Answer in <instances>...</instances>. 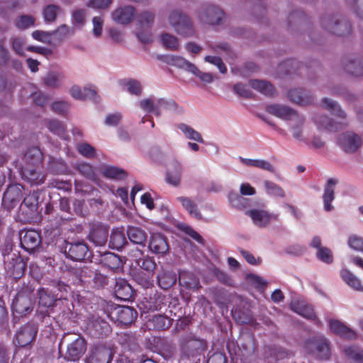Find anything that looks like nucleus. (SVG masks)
<instances>
[{"label":"nucleus","mask_w":363,"mask_h":363,"mask_svg":"<svg viewBox=\"0 0 363 363\" xmlns=\"http://www.w3.org/2000/svg\"><path fill=\"white\" fill-rule=\"evenodd\" d=\"M167 21L174 32L182 37L191 38L195 35L196 28L191 18L182 10H170Z\"/></svg>","instance_id":"f257e3e1"},{"label":"nucleus","mask_w":363,"mask_h":363,"mask_svg":"<svg viewBox=\"0 0 363 363\" xmlns=\"http://www.w3.org/2000/svg\"><path fill=\"white\" fill-rule=\"evenodd\" d=\"M140 108L147 113L160 116L162 110L180 112L178 105L172 100L151 96L139 101Z\"/></svg>","instance_id":"f03ea898"},{"label":"nucleus","mask_w":363,"mask_h":363,"mask_svg":"<svg viewBox=\"0 0 363 363\" xmlns=\"http://www.w3.org/2000/svg\"><path fill=\"white\" fill-rule=\"evenodd\" d=\"M34 306L33 289L26 286L20 291L12 302L11 308L13 313L23 315L33 311Z\"/></svg>","instance_id":"7ed1b4c3"},{"label":"nucleus","mask_w":363,"mask_h":363,"mask_svg":"<svg viewBox=\"0 0 363 363\" xmlns=\"http://www.w3.org/2000/svg\"><path fill=\"white\" fill-rule=\"evenodd\" d=\"M320 23L323 28L338 36H345L351 32L350 22L339 15L325 16L322 18Z\"/></svg>","instance_id":"20e7f679"},{"label":"nucleus","mask_w":363,"mask_h":363,"mask_svg":"<svg viewBox=\"0 0 363 363\" xmlns=\"http://www.w3.org/2000/svg\"><path fill=\"white\" fill-rule=\"evenodd\" d=\"M199 21L206 25L218 26L222 23L224 11L218 6L213 4H203L196 13Z\"/></svg>","instance_id":"39448f33"},{"label":"nucleus","mask_w":363,"mask_h":363,"mask_svg":"<svg viewBox=\"0 0 363 363\" xmlns=\"http://www.w3.org/2000/svg\"><path fill=\"white\" fill-rule=\"evenodd\" d=\"M304 348L306 352L318 359H328L330 356L329 342L324 337H316L306 340Z\"/></svg>","instance_id":"423d86ee"},{"label":"nucleus","mask_w":363,"mask_h":363,"mask_svg":"<svg viewBox=\"0 0 363 363\" xmlns=\"http://www.w3.org/2000/svg\"><path fill=\"white\" fill-rule=\"evenodd\" d=\"M41 194L40 191H34L24 198L20 206V213L23 216V219L25 221H30L36 217L41 203Z\"/></svg>","instance_id":"0eeeda50"},{"label":"nucleus","mask_w":363,"mask_h":363,"mask_svg":"<svg viewBox=\"0 0 363 363\" xmlns=\"http://www.w3.org/2000/svg\"><path fill=\"white\" fill-rule=\"evenodd\" d=\"M37 333V325L33 323H28L16 331L13 343L21 347L28 346L35 340Z\"/></svg>","instance_id":"6e6552de"},{"label":"nucleus","mask_w":363,"mask_h":363,"mask_svg":"<svg viewBox=\"0 0 363 363\" xmlns=\"http://www.w3.org/2000/svg\"><path fill=\"white\" fill-rule=\"evenodd\" d=\"M4 264L7 274L13 279H19L23 275L26 263L18 254H9L5 257Z\"/></svg>","instance_id":"1a4fd4ad"},{"label":"nucleus","mask_w":363,"mask_h":363,"mask_svg":"<svg viewBox=\"0 0 363 363\" xmlns=\"http://www.w3.org/2000/svg\"><path fill=\"white\" fill-rule=\"evenodd\" d=\"M289 130L292 137L298 142L306 144L308 142V135L306 131V118L303 115L298 113L289 124Z\"/></svg>","instance_id":"9d476101"},{"label":"nucleus","mask_w":363,"mask_h":363,"mask_svg":"<svg viewBox=\"0 0 363 363\" xmlns=\"http://www.w3.org/2000/svg\"><path fill=\"white\" fill-rule=\"evenodd\" d=\"M181 347L188 355H194L206 350V343L203 340L196 338L192 334H187L182 337Z\"/></svg>","instance_id":"9b49d317"},{"label":"nucleus","mask_w":363,"mask_h":363,"mask_svg":"<svg viewBox=\"0 0 363 363\" xmlns=\"http://www.w3.org/2000/svg\"><path fill=\"white\" fill-rule=\"evenodd\" d=\"M19 236L21 247L28 252L33 251L41 243V237L37 230L23 229Z\"/></svg>","instance_id":"f8f14e48"},{"label":"nucleus","mask_w":363,"mask_h":363,"mask_svg":"<svg viewBox=\"0 0 363 363\" xmlns=\"http://www.w3.org/2000/svg\"><path fill=\"white\" fill-rule=\"evenodd\" d=\"M136 17V10L133 6H121L111 13L112 20L121 25H128Z\"/></svg>","instance_id":"ddd939ff"},{"label":"nucleus","mask_w":363,"mask_h":363,"mask_svg":"<svg viewBox=\"0 0 363 363\" xmlns=\"http://www.w3.org/2000/svg\"><path fill=\"white\" fill-rule=\"evenodd\" d=\"M23 189V186L19 184L9 186L2 199L4 206L9 210L16 206L22 198Z\"/></svg>","instance_id":"4468645a"},{"label":"nucleus","mask_w":363,"mask_h":363,"mask_svg":"<svg viewBox=\"0 0 363 363\" xmlns=\"http://www.w3.org/2000/svg\"><path fill=\"white\" fill-rule=\"evenodd\" d=\"M253 223L259 227L264 228L267 226L272 221L278 220L279 215L269 213L263 209H252L246 212Z\"/></svg>","instance_id":"2eb2a0df"},{"label":"nucleus","mask_w":363,"mask_h":363,"mask_svg":"<svg viewBox=\"0 0 363 363\" xmlns=\"http://www.w3.org/2000/svg\"><path fill=\"white\" fill-rule=\"evenodd\" d=\"M362 138L353 132H346L339 137V145L347 152H354L362 145Z\"/></svg>","instance_id":"dca6fc26"},{"label":"nucleus","mask_w":363,"mask_h":363,"mask_svg":"<svg viewBox=\"0 0 363 363\" xmlns=\"http://www.w3.org/2000/svg\"><path fill=\"white\" fill-rule=\"evenodd\" d=\"M86 344L84 338L78 337L68 345L65 358L68 361H78L85 353Z\"/></svg>","instance_id":"f3484780"},{"label":"nucleus","mask_w":363,"mask_h":363,"mask_svg":"<svg viewBox=\"0 0 363 363\" xmlns=\"http://www.w3.org/2000/svg\"><path fill=\"white\" fill-rule=\"evenodd\" d=\"M266 111L284 121H291L298 113L294 109L288 106L279 104H273L267 106Z\"/></svg>","instance_id":"a211bd4d"},{"label":"nucleus","mask_w":363,"mask_h":363,"mask_svg":"<svg viewBox=\"0 0 363 363\" xmlns=\"http://www.w3.org/2000/svg\"><path fill=\"white\" fill-rule=\"evenodd\" d=\"M88 247L82 242H67L65 247L67 257L74 261L83 260L88 253Z\"/></svg>","instance_id":"6ab92c4d"},{"label":"nucleus","mask_w":363,"mask_h":363,"mask_svg":"<svg viewBox=\"0 0 363 363\" xmlns=\"http://www.w3.org/2000/svg\"><path fill=\"white\" fill-rule=\"evenodd\" d=\"M113 355L110 347L99 345L91 350L87 363H111Z\"/></svg>","instance_id":"aec40b11"},{"label":"nucleus","mask_w":363,"mask_h":363,"mask_svg":"<svg viewBox=\"0 0 363 363\" xmlns=\"http://www.w3.org/2000/svg\"><path fill=\"white\" fill-rule=\"evenodd\" d=\"M20 172L22 178L32 185L41 184L45 179V176L40 172L39 167L22 166Z\"/></svg>","instance_id":"412c9836"},{"label":"nucleus","mask_w":363,"mask_h":363,"mask_svg":"<svg viewBox=\"0 0 363 363\" xmlns=\"http://www.w3.org/2000/svg\"><path fill=\"white\" fill-rule=\"evenodd\" d=\"M182 172L183 168L182 163L177 160H172L169 163L167 170V182L174 187L179 186L182 182Z\"/></svg>","instance_id":"4be33fe9"},{"label":"nucleus","mask_w":363,"mask_h":363,"mask_svg":"<svg viewBox=\"0 0 363 363\" xmlns=\"http://www.w3.org/2000/svg\"><path fill=\"white\" fill-rule=\"evenodd\" d=\"M55 292L56 290L52 291L51 290H49L48 289H39V290L38 291L39 304L44 307L49 308L53 306L55 302L62 298H66V297L62 294H55Z\"/></svg>","instance_id":"5701e85b"},{"label":"nucleus","mask_w":363,"mask_h":363,"mask_svg":"<svg viewBox=\"0 0 363 363\" xmlns=\"http://www.w3.org/2000/svg\"><path fill=\"white\" fill-rule=\"evenodd\" d=\"M338 181L336 179H328L323 195V208L325 211H331L333 209L332 201L335 199V189Z\"/></svg>","instance_id":"b1692460"},{"label":"nucleus","mask_w":363,"mask_h":363,"mask_svg":"<svg viewBox=\"0 0 363 363\" xmlns=\"http://www.w3.org/2000/svg\"><path fill=\"white\" fill-rule=\"evenodd\" d=\"M333 333L349 340L357 338V333L338 320H330L329 322Z\"/></svg>","instance_id":"393cba45"},{"label":"nucleus","mask_w":363,"mask_h":363,"mask_svg":"<svg viewBox=\"0 0 363 363\" xmlns=\"http://www.w3.org/2000/svg\"><path fill=\"white\" fill-rule=\"evenodd\" d=\"M313 121L319 130L337 131L347 125L345 122H335L328 116L323 115L315 116Z\"/></svg>","instance_id":"a878e982"},{"label":"nucleus","mask_w":363,"mask_h":363,"mask_svg":"<svg viewBox=\"0 0 363 363\" xmlns=\"http://www.w3.org/2000/svg\"><path fill=\"white\" fill-rule=\"evenodd\" d=\"M289 99L295 104L300 105H308L313 102L312 95L301 89H293L288 93Z\"/></svg>","instance_id":"bb28decb"},{"label":"nucleus","mask_w":363,"mask_h":363,"mask_svg":"<svg viewBox=\"0 0 363 363\" xmlns=\"http://www.w3.org/2000/svg\"><path fill=\"white\" fill-rule=\"evenodd\" d=\"M176 201L182 205V208L187 211L191 216L198 220L202 219V215L197 204L191 198L182 196L177 197Z\"/></svg>","instance_id":"cd10ccee"},{"label":"nucleus","mask_w":363,"mask_h":363,"mask_svg":"<svg viewBox=\"0 0 363 363\" xmlns=\"http://www.w3.org/2000/svg\"><path fill=\"white\" fill-rule=\"evenodd\" d=\"M65 75L62 72L50 71L43 78L45 85L51 89H59L62 86Z\"/></svg>","instance_id":"c85d7f7f"},{"label":"nucleus","mask_w":363,"mask_h":363,"mask_svg":"<svg viewBox=\"0 0 363 363\" xmlns=\"http://www.w3.org/2000/svg\"><path fill=\"white\" fill-rule=\"evenodd\" d=\"M70 95L77 100L92 99L96 101L99 96L96 91L91 88H84L83 89L79 86H73L69 89Z\"/></svg>","instance_id":"c756f323"},{"label":"nucleus","mask_w":363,"mask_h":363,"mask_svg":"<svg viewBox=\"0 0 363 363\" xmlns=\"http://www.w3.org/2000/svg\"><path fill=\"white\" fill-rule=\"evenodd\" d=\"M150 250L155 254H165L169 246L165 238L160 234H154L151 236L149 242Z\"/></svg>","instance_id":"7c9ffc66"},{"label":"nucleus","mask_w":363,"mask_h":363,"mask_svg":"<svg viewBox=\"0 0 363 363\" xmlns=\"http://www.w3.org/2000/svg\"><path fill=\"white\" fill-rule=\"evenodd\" d=\"M127 235L131 242L142 247L145 246L147 234L142 228L135 226H129L127 230Z\"/></svg>","instance_id":"2f4dec72"},{"label":"nucleus","mask_w":363,"mask_h":363,"mask_svg":"<svg viewBox=\"0 0 363 363\" xmlns=\"http://www.w3.org/2000/svg\"><path fill=\"white\" fill-rule=\"evenodd\" d=\"M344 69L354 76H361L363 74V60L350 57L344 62Z\"/></svg>","instance_id":"473e14b6"},{"label":"nucleus","mask_w":363,"mask_h":363,"mask_svg":"<svg viewBox=\"0 0 363 363\" xmlns=\"http://www.w3.org/2000/svg\"><path fill=\"white\" fill-rule=\"evenodd\" d=\"M114 291L116 296L121 300H129L133 295L131 286L124 279H117L115 284Z\"/></svg>","instance_id":"72a5a7b5"},{"label":"nucleus","mask_w":363,"mask_h":363,"mask_svg":"<svg viewBox=\"0 0 363 363\" xmlns=\"http://www.w3.org/2000/svg\"><path fill=\"white\" fill-rule=\"evenodd\" d=\"M43 160V155L38 147H31L27 150L23 157L24 164L23 166L40 167Z\"/></svg>","instance_id":"f704fd0d"},{"label":"nucleus","mask_w":363,"mask_h":363,"mask_svg":"<svg viewBox=\"0 0 363 363\" xmlns=\"http://www.w3.org/2000/svg\"><path fill=\"white\" fill-rule=\"evenodd\" d=\"M157 283L160 288L167 290L177 282V274L170 271L161 270L157 277Z\"/></svg>","instance_id":"c9c22d12"},{"label":"nucleus","mask_w":363,"mask_h":363,"mask_svg":"<svg viewBox=\"0 0 363 363\" xmlns=\"http://www.w3.org/2000/svg\"><path fill=\"white\" fill-rule=\"evenodd\" d=\"M179 283L186 289H195L199 287V279L191 272L181 271L179 274Z\"/></svg>","instance_id":"e433bc0d"},{"label":"nucleus","mask_w":363,"mask_h":363,"mask_svg":"<svg viewBox=\"0 0 363 363\" xmlns=\"http://www.w3.org/2000/svg\"><path fill=\"white\" fill-rule=\"evenodd\" d=\"M119 83L123 89L129 94L137 96L142 94L143 86L140 81L135 79H124Z\"/></svg>","instance_id":"4c0bfd02"},{"label":"nucleus","mask_w":363,"mask_h":363,"mask_svg":"<svg viewBox=\"0 0 363 363\" xmlns=\"http://www.w3.org/2000/svg\"><path fill=\"white\" fill-rule=\"evenodd\" d=\"M290 307L292 311L308 319H313L315 318V313L312 307L306 304L303 301H293L291 303Z\"/></svg>","instance_id":"58836bf2"},{"label":"nucleus","mask_w":363,"mask_h":363,"mask_svg":"<svg viewBox=\"0 0 363 363\" xmlns=\"http://www.w3.org/2000/svg\"><path fill=\"white\" fill-rule=\"evenodd\" d=\"M340 277L344 281L354 290L363 292V285L362 284L361 280L350 271L346 269H342Z\"/></svg>","instance_id":"ea45409f"},{"label":"nucleus","mask_w":363,"mask_h":363,"mask_svg":"<svg viewBox=\"0 0 363 363\" xmlns=\"http://www.w3.org/2000/svg\"><path fill=\"white\" fill-rule=\"evenodd\" d=\"M125 233L123 230L116 228L111 232L109 247L117 250H121L127 244Z\"/></svg>","instance_id":"a19ab883"},{"label":"nucleus","mask_w":363,"mask_h":363,"mask_svg":"<svg viewBox=\"0 0 363 363\" xmlns=\"http://www.w3.org/2000/svg\"><path fill=\"white\" fill-rule=\"evenodd\" d=\"M239 160L247 167H254L269 172H274V167L268 161L259 159H247L239 157Z\"/></svg>","instance_id":"79ce46f5"},{"label":"nucleus","mask_w":363,"mask_h":363,"mask_svg":"<svg viewBox=\"0 0 363 363\" xmlns=\"http://www.w3.org/2000/svg\"><path fill=\"white\" fill-rule=\"evenodd\" d=\"M171 320L162 315H154L147 322L150 330H165L169 328Z\"/></svg>","instance_id":"37998d69"},{"label":"nucleus","mask_w":363,"mask_h":363,"mask_svg":"<svg viewBox=\"0 0 363 363\" xmlns=\"http://www.w3.org/2000/svg\"><path fill=\"white\" fill-rule=\"evenodd\" d=\"M165 57V62L172 66L184 69L189 72L195 70V65L182 57L170 55Z\"/></svg>","instance_id":"c03bdc74"},{"label":"nucleus","mask_w":363,"mask_h":363,"mask_svg":"<svg viewBox=\"0 0 363 363\" xmlns=\"http://www.w3.org/2000/svg\"><path fill=\"white\" fill-rule=\"evenodd\" d=\"M155 13L150 11H143L136 13L138 27L140 28H151L155 22Z\"/></svg>","instance_id":"a18cd8bd"},{"label":"nucleus","mask_w":363,"mask_h":363,"mask_svg":"<svg viewBox=\"0 0 363 363\" xmlns=\"http://www.w3.org/2000/svg\"><path fill=\"white\" fill-rule=\"evenodd\" d=\"M52 38V45H59L62 41L68 37L72 30L69 26L66 24H62L55 30L51 31Z\"/></svg>","instance_id":"49530a36"},{"label":"nucleus","mask_w":363,"mask_h":363,"mask_svg":"<svg viewBox=\"0 0 363 363\" xmlns=\"http://www.w3.org/2000/svg\"><path fill=\"white\" fill-rule=\"evenodd\" d=\"M250 84L253 89L266 96H273L275 91L272 84L266 81L252 79Z\"/></svg>","instance_id":"de8ad7c7"},{"label":"nucleus","mask_w":363,"mask_h":363,"mask_svg":"<svg viewBox=\"0 0 363 363\" xmlns=\"http://www.w3.org/2000/svg\"><path fill=\"white\" fill-rule=\"evenodd\" d=\"M322 106L323 108L330 111L333 114L341 119L346 118V113L342 109L340 106L335 101L328 98H324L322 100Z\"/></svg>","instance_id":"09e8293b"},{"label":"nucleus","mask_w":363,"mask_h":363,"mask_svg":"<svg viewBox=\"0 0 363 363\" xmlns=\"http://www.w3.org/2000/svg\"><path fill=\"white\" fill-rule=\"evenodd\" d=\"M107 238L108 230L104 227L93 230L89 235L90 240L98 246L104 245L107 241Z\"/></svg>","instance_id":"8fccbe9b"},{"label":"nucleus","mask_w":363,"mask_h":363,"mask_svg":"<svg viewBox=\"0 0 363 363\" xmlns=\"http://www.w3.org/2000/svg\"><path fill=\"white\" fill-rule=\"evenodd\" d=\"M101 173L105 177L116 180L123 179L127 177V174L123 169L115 166L104 167Z\"/></svg>","instance_id":"3c124183"},{"label":"nucleus","mask_w":363,"mask_h":363,"mask_svg":"<svg viewBox=\"0 0 363 363\" xmlns=\"http://www.w3.org/2000/svg\"><path fill=\"white\" fill-rule=\"evenodd\" d=\"M136 318L137 312L131 307H122L118 311V320L123 324H129Z\"/></svg>","instance_id":"603ef678"},{"label":"nucleus","mask_w":363,"mask_h":363,"mask_svg":"<svg viewBox=\"0 0 363 363\" xmlns=\"http://www.w3.org/2000/svg\"><path fill=\"white\" fill-rule=\"evenodd\" d=\"M160 41L167 50H177L179 48V42L177 37L168 33H163L160 35Z\"/></svg>","instance_id":"864d4df0"},{"label":"nucleus","mask_w":363,"mask_h":363,"mask_svg":"<svg viewBox=\"0 0 363 363\" xmlns=\"http://www.w3.org/2000/svg\"><path fill=\"white\" fill-rule=\"evenodd\" d=\"M62 9L60 6L55 4H49L46 6L43 11L44 21L46 23H53L55 21L57 16L60 14Z\"/></svg>","instance_id":"5fc2aeb1"},{"label":"nucleus","mask_w":363,"mask_h":363,"mask_svg":"<svg viewBox=\"0 0 363 363\" xmlns=\"http://www.w3.org/2000/svg\"><path fill=\"white\" fill-rule=\"evenodd\" d=\"M101 263L111 269H118L121 266V260L118 256L112 252H106L101 256Z\"/></svg>","instance_id":"6e6d98bb"},{"label":"nucleus","mask_w":363,"mask_h":363,"mask_svg":"<svg viewBox=\"0 0 363 363\" xmlns=\"http://www.w3.org/2000/svg\"><path fill=\"white\" fill-rule=\"evenodd\" d=\"M177 127L183 133V134L187 139L201 143H204L201 137V135L191 126L187 125L185 123H180L178 125Z\"/></svg>","instance_id":"4d7b16f0"},{"label":"nucleus","mask_w":363,"mask_h":363,"mask_svg":"<svg viewBox=\"0 0 363 363\" xmlns=\"http://www.w3.org/2000/svg\"><path fill=\"white\" fill-rule=\"evenodd\" d=\"M74 168L76 169L80 174L89 180L96 179L95 170L91 164L88 162L77 163Z\"/></svg>","instance_id":"13d9d810"},{"label":"nucleus","mask_w":363,"mask_h":363,"mask_svg":"<svg viewBox=\"0 0 363 363\" xmlns=\"http://www.w3.org/2000/svg\"><path fill=\"white\" fill-rule=\"evenodd\" d=\"M263 184L264 190L269 196L278 198L285 197L284 189L278 184L267 180L264 181Z\"/></svg>","instance_id":"bf43d9fd"},{"label":"nucleus","mask_w":363,"mask_h":363,"mask_svg":"<svg viewBox=\"0 0 363 363\" xmlns=\"http://www.w3.org/2000/svg\"><path fill=\"white\" fill-rule=\"evenodd\" d=\"M46 126L52 133L57 135L62 138L65 140L67 139L65 132V126L62 122L57 120H48L46 121Z\"/></svg>","instance_id":"052dcab7"},{"label":"nucleus","mask_w":363,"mask_h":363,"mask_svg":"<svg viewBox=\"0 0 363 363\" xmlns=\"http://www.w3.org/2000/svg\"><path fill=\"white\" fill-rule=\"evenodd\" d=\"M113 0H89L86 6L88 8L96 11H106L108 10L112 5Z\"/></svg>","instance_id":"680f3d73"},{"label":"nucleus","mask_w":363,"mask_h":363,"mask_svg":"<svg viewBox=\"0 0 363 363\" xmlns=\"http://www.w3.org/2000/svg\"><path fill=\"white\" fill-rule=\"evenodd\" d=\"M345 355L357 363H363V351L356 346H350L344 350Z\"/></svg>","instance_id":"e2e57ef3"},{"label":"nucleus","mask_w":363,"mask_h":363,"mask_svg":"<svg viewBox=\"0 0 363 363\" xmlns=\"http://www.w3.org/2000/svg\"><path fill=\"white\" fill-rule=\"evenodd\" d=\"M164 296L161 294H155L152 297H150L147 308L149 310L155 311L160 310L164 306Z\"/></svg>","instance_id":"0e129e2a"},{"label":"nucleus","mask_w":363,"mask_h":363,"mask_svg":"<svg viewBox=\"0 0 363 363\" xmlns=\"http://www.w3.org/2000/svg\"><path fill=\"white\" fill-rule=\"evenodd\" d=\"M78 152L86 158H94L96 156V150L86 143H79L77 146Z\"/></svg>","instance_id":"69168bd1"},{"label":"nucleus","mask_w":363,"mask_h":363,"mask_svg":"<svg viewBox=\"0 0 363 363\" xmlns=\"http://www.w3.org/2000/svg\"><path fill=\"white\" fill-rule=\"evenodd\" d=\"M138 265L149 273H153L156 269V263L150 257H145L137 260Z\"/></svg>","instance_id":"338daca9"},{"label":"nucleus","mask_w":363,"mask_h":363,"mask_svg":"<svg viewBox=\"0 0 363 363\" xmlns=\"http://www.w3.org/2000/svg\"><path fill=\"white\" fill-rule=\"evenodd\" d=\"M93 327L96 331V335L99 337H103L111 333V327L109 324L104 320L96 321Z\"/></svg>","instance_id":"774afa93"}]
</instances>
